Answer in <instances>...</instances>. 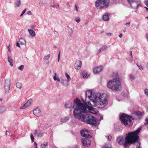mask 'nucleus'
I'll return each mask as SVG.
<instances>
[{"instance_id":"obj_1","label":"nucleus","mask_w":148,"mask_h":148,"mask_svg":"<svg viewBox=\"0 0 148 148\" xmlns=\"http://www.w3.org/2000/svg\"><path fill=\"white\" fill-rule=\"evenodd\" d=\"M86 99L88 97L90 99V101L92 102L94 106L98 108H103L108 103V100L107 99L106 94L101 93L99 92L92 93V91L89 90L86 92Z\"/></svg>"},{"instance_id":"obj_2","label":"nucleus","mask_w":148,"mask_h":148,"mask_svg":"<svg viewBox=\"0 0 148 148\" xmlns=\"http://www.w3.org/2000/svg\"><path fill=\"white\" fill-rule=\"evenodd\" d=\"M141 130V127H139L134 132L126 134L125 138L123 137H118L116 141L119 144L123 145L124 148H128L131 144L137 143L136 148H141L140 143L138 141L139 137L138 136Z\"/></svg>"},{"instance_id":"obj_3","label":"nucleus","mask_w":148,"mask_h":148,"mask_svg":"<svg viewBox=\"0 0 148 148\" xmlns=\"http://www.w3.org/2000/svg\"><path fill=\"white\" fill-rule=\"evenodd\" d=\"M82 100L85 103V105L82 103L80 100L78 98H76V100H75L74 101L76 104L75 108L74 110L75 112L76 111H77L80 113L86 112V108H87L88 110L90 111L93 110V108L92 107L93 106L95 107L94 106L93 103V105H92L90 102L86 103V101H85V100L82 98Z\"/></svg>"},{"instance_id":"obj_4","label":"nucleus","mask_w":148,"mask_h":148,"mask_svg":"<svg viewBox=\"0 0 148 148\" xmlns=\"http://www.w3.org/2000/svg\"><path fill=\"white\" fill-rule=\"evenodd\" d=\"M73 113L75 118L78 119L81 121L87 123L88 124L96 125L97 123L96 119L92 115L87 114L83 115L81 113H77L75 112V110H74Z\"/></svg>"},{"instance_id":"obj_5","label":"nucleus","mask_w":148,"mask_h":148,"mask_svg":"<svg viewBox=\"0 0 148 148\" xmlns=\"http://www.w3.org/2000/svg\"><path fill=\"white\" fill-rule=\"evenodd\" d=\"M121 83L120 78L116 76L112 79L108 81L107 84V87L112 90L118 91L120 90Z\"/></svg>"},{"instance_id":"obj_6","label":"nucleus","mask_w":148,"mask_h":148,"mask_svg":"<svg viewBox=\"0 0 148 148\" xmlns=\"http://www.w3.org/2000/svg\"><path fill=\"white\" fill-rule=\"evenodd\" d=\"M120 119L125 125L128 124L127 121H129L131 125H132L134 119L132 116H129L125 113H123L120 116Z\"/></svg>"},{"instance_id":"obj_7","label":"nucleus","mask_w":148,"mask_h":148,"mask_svg":"<svg viewBox=\"0 0 148 148\" xmlns=\"http://www.w3.org/2000/svg\"><path fill=\"white\" fill-rule=\"evenodd\" d=\"M109 0H97L95 6L97 9H105L109 5Z\"/></svg>"},{"instance_id":"obj_8","label":"nucleus","mask_w":148,"mask_h":148,"mask_svg":"<svg viewBox=\"0 0 148 148\" xmlns=\"http://www.w3.org/2000/svg\"><path fill=\"white\" fill-rule=\"evenodd\" d=\"M81 134L82 137L88 138H90L92 137V136L89 134L88 131L87 129L82 130L81 131Z\"/></svg>"},{"instance_id":"obj_9","label":"nucleus","mask_w":148,"mask_h":148,"mask_svg":"<svg viewBox=\"0 0 148 148\" xmlns=\"http://www.w3.org/2000/svg\"><path fill=\"white\" fill-rule=\"evenodd\" d=\"M10 84L11 83L10 80L7 79L5 80L4 87L5 91L6 93L8 92L10 90Z\"/></svg>"},{"instance_id":"obj_10","label":"nucleus","mask_w":148,"mask_h":148,"mask_svg":"<svg viewBox=\"0 0 148 148\" xmlns=\"http://www.w3.org/2000/svg\"><path fill=\"white\" fill-rule=\"evenodd\" d=\"M43 133L42 131L40 130H35L34 131V134L35 136L38 137H42Z\"/></svg>"},{"instance_id":"obj_11","label":"nucleus","mask_w":148,"mask_h":148,"mask_svg":"<svg viewBox=\"0 0 148 148\" xmlns=\"http://www.w3.org/2000/svg\"><path fill=\"white\" fill-rule=\"evenodd\" d=\"M32 102V100L30 99L28 100L27 102L25 103L20 108L21 109H25L30 106Z\"/></svg>"},{"instance_id":"obj_12","label":"nucleus","mask_w":148,"mask_h":148,"mask_svg":"<svg viewBox=\"0 0 148 148\" xmlns=\"http://www.w3.org/2000/svg\"><path fill=\"white\" fill-rule=\"evenodd\" d=\"M82 142L83 145L85 147H89L91 143V141L88 139H82Z\"/></svg>"},{"instance_id":"obj_13","label":"nucleus","mask_w":148,"mask_h":148,"mask_svg":"<svg viewBox=\"0 0 148 148\" xmlns=\"http://www.w3.org/2000/svg\"><path fill=\"white\" fill-rule=\"evenodd\" d=\"M33 114L36 116L38 117L41 114V112L39 108H37L33 111Z\"/></svg>"},{"instance_id":"obj_14","label":"nucleus","mask_w":148,"mask_h":148,"mask_svg":"<svg viewBox=\"0 0 148 148\" xmlns=\"http://www.w3.org/2000/svg\"><path fill=\"white\" fill-rule=\"evenodd\" d=\"M103 69V67L102 66L97 67L93 69V72L96 74L101 71Z\"/></svg>"},{"instance_id":"obj_15","label":"nucleus","mask_w":148,"mask_h":148,"mask_svg":"<svg viewBox=\"0 0 148 148\" xmlns=\"http://www.w3.org/2000/svg\"><path fill=\"white\" fill-rule=\"evenodd\" d=\"M82 64V62L80 61L79 62H77L75 64V68L77 70L80 69L81 66Z\"/></svg>"},{"instance_id":"obj_16","label":"nucleus","mask_w":148,"mask_h":148,"mask_svg":"<svg viewBox=\"0 0 148 148\" xmlns=\"http://www.w3.org/2000/svg\"><path fill=\"white\" fill-rule=\"evenodd\" d=\"M50 57V54L46 55L45 56L43 59L44 60V62L45 63L47 64H49V59Z\"/></svg>"},{"instance_id":"obj_17","label":"nucleus","mask_w":148,"mask_h":148,"mask_svg":"<svg viewBox=\"0 0 148 148\" xmlns=\"http://www.w3.org/2000/svg\"><path fill=\"white\" fill-rule=\"evenodd\" d=\"M135 114L138 117H140L143 116V112H141L140 111H137L135 112Z\"/></svg>"},{"instance_id":"obj_18","label":"nucleus","mask_w":148,"mask_h":148,"mask_svg":"<svg viewBox=\"0 0 148 148\" xmlns=\"http://www.w3.org/2000/svg\"><path fill=\"white\" fill-rule=\"evenodd\" d=\"M103 19L105 21H108L109 20V15L108 13H106L103 15Z\"/></svg>"},{"instance_id":"obj_19","label":"nucleus","mask_w":148,"mask_h":148,"mask_svg":"<svg viewBox=\"0 0 148 148\" xmlns=\"http://www.w3.org/2000/svg\"><path fill=\"white\" fill-rule=\"evenodd\" d=\"M107 47L106 45H103L99 49L98 51H97V54H99L101 51L106 50L107 49Z\"/></svg>"},{"instance_id":"obj_20","label":"nucleus","mask_w":148,"mask_h":148,"mask_svg":"<svg viewBox=\"0 0 148 148\" xmlns=\"http://www.w3.org/2000/svg\"><path fill=\"white\" fill-rule=\"evenodd\" d=\"M69 119V116H66L64 118H62L60 119V121L62 123H66L67 121Z\"/></svg>"},{"instance_id":"obj_21","label":"nucleus","mask_w":148,"mask_h":148,"mask_svg":"<svg viewBox=\"0 0 148 148\" xmlns=\"http://www.w3.org/2000/svg\"><path fill=\"white\" fill-rule=\"evenodd\" d=\"M8 62L10 63V66L12 67L13 66V60L12 59V58L11 56H9L8 55Z\"/></svg>"},{"instance_id":"obj_22","label":"nucleus","mask_w":148,"mask_h":148,"mask_svg":"<svg viewBox=\"0 0 148 148\" xmlns=\"http://www.w3.org/2000/svg\"><path fill=\"white\" fill-rule=\"evenodd\" d=\"M72 106V104L70 102H68L65 105V107L66 108H71Z\"/></svg>"},{"instance_id":"obj_23","label":"nucleus","mask_w":148,"mask_h":148,"mask_svg":"<svg viewBox=\"0 0 148 148\" xmlns=\"http://www.w3.org/2000/svg\"><path fill=\"white\" fill-rule=\"evenodd\" d=\"M138 3V1L136 2H134L133 3H131L130 4L131 7L132 8H134L135 7H136V5H137V3Z\"/></svg>"},{"instance_id":"obj_24","label":"nucleus","mask_w":148,"mask_h":148,"mask_svg":"<svg viewBox=\"0 0 148 148\" xmlns=\"http://www.w3.org/2000/svg\"><path fill=\"white\" fill-rule=\"evenodd\" d=\"M28 31L31 36L32 37H34L35 36V33L34 30L31 29H29Z\"/></svg>"},{"instance_id":"obj_25","label":"nucleus","mask_w":148,"mask_h":148,"mask_svg":"<svg viewBox=\"0 0 148 148\" xmlns=\"http://www.w3.org/2000/svg\"><path fill=\"white\" fill-rule=\"evenodd\" d=\"M19 42L21 45H25L26 44L25 41L23 38L20 39Z\"/></svg>"},{"instance_id":"obj_26","label":"nucleus","mask_w":148,"mask_h":148,"mask_svg":"<svg viewBox=\"0 0 148 148\" xmlns=\"http://www.w3.org/2000/svg\"><path fill=\"white\" fill-rule=\"evenodd\" d=\"M6 110V108L4 106H1L0 107V114L4 112Z\"/></svg>"},{"instance_id":"obj_27","label":"nucleus","mask_w":148,"mask_h":148,"mask_svg":"<svg viewBox=\"0 0 148 148\" xmlns=\"http://www.w3.org/2000/svg\"><path fill=\"white\" fill-rule=\"evenodd\" d=\"M54 75L55 76L53 77V80L55 81H57L58 82H60V79L58 77H56V73H55Z\"/></svg>"},{"instance_id":"obj_28","label":"nucleus","mask_w":148,"mask_h":148,"mask_svg":"<svg viewBox=\"0 0 148 148\" xmlns=\"http://www.w3.org/2000/svg\"><path fill=\"white\" fill-rule=\"evenodd\" d=\"M15 4L17 7H19L21 4L20 0H17Z\"/></svg>"},{"instance_id":"obj_29","label":"nucleus","mask_w":148,"mask_h":148,"mask_svg":"<svg viewBox=\"0 0 148 148\" xmlns=\"http://www.w3.org/2000/svg\"><path fill=\"white\" fill-rule=\"evenodd\" d=\"M102 148H111V145L110 144H106Z\"/></svg>"},{"instance_id":"obj_30","label":"nucleus","mask_w":148,"mask_h":148,"mask_svg":"<svg viewBox=\"0 0 148 148\" xmlns=\"http://www.w3.org/2000/svg\"><path fill=\"white\" fill-rule=\"evenodd\" d=\"M16 86L18 88L21 89L22 87V85L20 83L17 82L16 84Z\"/></svg>"},{"instance_id":"obj_31","label":"nucleus","mask_w":148,"mask_h":148,"mask_svg":"<svg viewBox=\"0 0 148 148\" xmlns=\"http://www.w3.org/2000/svg\"><path fill=\"white\" fill-rule=\"evenodd\" d=\"M66 77L67 78V82H69L71 80V78L70 76L66 73H65Z\"/></svg>"},{"instance_id":"obj_32","label":"nucleus","mask_w":148,"mask_h":148,"mask_svg":"<svg viewBox=\"0 0 148 148\" xmlns=\"http://www.w3.org/2000/svg\"><path fill=\"white\" fill-rule=\"evenodd\" d=\"M130 79L131 81H133L135 79V77L134 75L130 74Z\"/></svg>"},{"instance_id":"obj_33","label":"nucleus","mask_w":148,"mask_h":148,"mask_svg":"<svg viewBox=\"0 0 148 148\" xmlns=\"http://www.w3.org/2000/svg\"><path fill=\"white\" fill-rule=\"evenodd\" d=\"M48 143H46V144H42L41 145V147L42 148H47L48 147Z\"/></svg>"},{"instance_id":"obj_34","label":"nucleus","mask_w":148,"mask_h":148,"mask_svg":"<svg viewBox=\"0 0 148 148\" xmlns=\"http://www.w3.org/2000/svg\"><path fill=\"white\" fill-rule=\"evenodd\" d=\"M136 64L137 65L138 68L140 70L142 71L143 70V68L142 66L140 64H138L136 63Z\"/></svg>"},{"instance_id":"obj_35","label":"nucleus","mask_w":148,"mask_h":148,"mask_svg":"<svg viewBox=\"0 0 148 148\" xmlns=\"http://www.w3.org/2000/svg\"><path fill=\"white\" fill-rule=\"evenodd\" d=\"M138 1V0H127V1L129 4L134 2L137 1Z\"/></svg>"},{"instance_id":"obj_36","label":"nucleus","mask_w":148,"mask_h":148,"mask_svg":"<svg viewBox=\"0 0 148 148\" xmlns=\"http://www.w3.org/2000/svg\"><path fill=\"white\" fill-rule=\"evenodd\" d=\"M75 21L77 23H79L80 21V19L79 17H76L75 18Z\"/></svg>"},{"instance_id":"obj_37","label":"nucleus","mask_w":148,"mask_h":148,"mask_svg":"<svg viewBox=\"0 0 148 148\" xmlns=\"http://www.w3.org/2000/svg\"><path fill=\"white\" fill-rule=\"evenodd\" d=\"M24 66L23 65H21L19 68L18 69L21 71H23L24 69Z\"/></svg>"},{"instance_id":"obj_38","label":"nucleus","mask_w":148,"mask_h":148,"mask_svg":"<svg viewBox=\"0 0 148 148\" xmlns=\"http://www.w3.org/2000/svg\"><path fill=\"white\" fill-rule=\"evenodd\" d=\"M145 122L144 123V126L145 125L148 124V118L145 119Z\"/></svg>"},{"instance_id":"obj_39","label":"nucleus","mask_w":148,"mask_h":148,"mask_svg":"<svg viewBox=\"0 0 148 148\" xmlns=\"http://www.w3.org/2000/svg\"><path fill=\"white\" fill-rule=\"evenodd\" d=\"M30 137L32 142H33L34 140V137L32 134H31L30 135Z\"/></svg>"},{"instance_id":"obj_40","label":"nucleus","mask_w":148,"mask_h":148,"mask_svg":"<svg viewBox=\"0 0 148 148\" xmlns=\"http://www.w3.org/2000/svg\"><path fill=\"white\" fill-rule=\"evenodd\" d=\"M144 92L145 95L148 96V89H146L144 90Z\"/></svg>"},{"instance_id":"obj_41","label":"nucleus","mask_w":148,"mask_h":148,"mask_svg":"<svg viewBox=\"0 0 148 148\" xmlns=\"http://www.w3.org/2000/svg\"><path fill=\"white\" fill-rule=\"evenodd\" d=\"M122 95H123V96L125 97H127V94L126 93H125V92H122Z\"/></svg>"},{"instance_id":"obj_42","label":"nucleus","mask_w":148,"mask_h":148,"mask_svg":"<svg viewBox=\"0 0 148 148\" xmlns=\"http://www.w3.org/2000/svg\"><path fill=\"white\" fill-rule=\"evenodd\" d=\"M26 9H25L22 12V13L20 15V16L21 17L22 15L25 13V12L26 11Z\"/></svg>"},{"instance_id":"obj_43","label":"nucleus","mask_w":148,"mask_h":148,"mask_svg":"<svg viewBox=\"0 0 148 148\" xmlns=\"http://www.w3.org/2000/svg\"><path fill=\"white\" fill-rule=\"evenodd\" d=\"M82 76L83 77H86L87 75V74L86 73H82Z\"/></svg>"},{"instance_id":"obj_44","label":"nucleus","mask_w":148,"mask_h":148,"mask_svg":"<svg viewBox=\"0 0 148 148\" xmlns=\"http://www.w3.org/2000/svg\"><path fill=\"white\" fill-rule=\"evenodd\" d=\"M34 148H37V144L36 142L34 143Z\"/></svg>"},{"instance_id":"obj_45","label":"nucleus","mask_w":148,"mask_h":148,"mask_svg":"<svg viewBox=\"0 0 148 148\" xmlns=\"http://www.w3.org/2000/svg\"><path fill=\"white\" fill-rule=\"evenodd\" d=\"M108 139L109 141H110L112 139V136H109L108 137Z\"/></svg>"},{"instance_id":"obj_46","label":"nucleus","mask_w":148,"mask_h":148,"mask_svg":"<svg viewBox=\"0 0 148 148\" xmlns=\"http://www.w3.org/2000/svg\"><path fill=\"white\" fill-rule=\"evenodd\" d=\"M64 79H62V80H61L60 82L64 86H65V84H64Z\"/></svg>"},{"instance_id":"obj_47","label":"nucleus","mask_w":148,"mask_h":148,"mask_svg":"<svg viewBox=\"0 0 148 148\" xmlns=\"http://www.w3.org/2000/svg\"><path fill=\"white\" fill-rule=\"evenodd\" d=\"M60 57V52H59L58 55V62L59 61Z\"/></svg>"},{"instance_id":"obj_48","label":"nucleus","mask_w":148,"mask_h":148,"mask_svg":"<svg viewBox=\"0 0 148 148\" xmlns=\"http://www.w3.org/2000/svg\"><path fill=\"white\" fill-rule=\"evenodd\" d=\"M27 14L29 15H31L32 14V13L31 11H28L27 12Z\"/></svg>"},{"instance_id":"obj_49","label":"nucleus","mask_w":148,"mask_h":148,"mask_svg":"<svg viewBox=\"0 0 148 148\" xmlns=\"http://www.w3.org/2000/svg\"><path fill=\"white\" fill-rule=\"evenodd\" d=\"M70 29L71 30V32H70V36H71V35L72 34H73V30L71 28H70Z\"/></svg>"},{"instance_id":"obj_50","label":"nucleus","mask_w":148,"mask_h":148,"mask_svg":"<svg viewBox=\"0 0 148 148\" xmlns=\"http://www.w3.org/2000/svg\"><path fill=\"white\" fill-rule=\"evenodd\" d=\"M16 46L17 47H20V46L19 45V43L18 42H17L16 43Z\"/></svg>"},{"instance_id":"obj_51","label":"nucleus","mask_w":148,"mask_h":148,"mask_svg":"<svg viewBox=\"0 0 148 148\" xmlns=\"http://www.w3.org/2000/svg\"><path fill=\"white\" fill-rule=\"evenodd\" d=\"M138 3H137V5H136V8H138L139 6H141V5L139 4H138Z\"/></svg>"},{"instance_id":"obj_52","label":"nucleus","mask_w":148,"mask_h":148,"mask_svg":"<svg viewBox=\"0 0 148 148\" xmlns=\"http://www.w3.org/2000/svg\"><path fill=\"white\" fill-rule=\"evenodd\" d=\"M75 10L77 11V12H78V10L77 7L76 5H75Z\"/></svg>"},{"instance_id":"obj_53","label":"nucleus","mask_w":148,"mask_h":148,"mask_svg":"<svg viewBox=\"0 0 148 148\" xmlns=\"http://www.w3.org/2000/svg\"><path fill=\"white\" fill-rule=\"evenodd\" d=\"M119 36L120 38H121L123 36L122 34L121 33L119 35Z\"/></svg>"},{"instance_id":"obj_54","label":"nucleus","mask_w":148,"mask_h":148,"mask_svg":"<svg viewBox=\"0 0 148 148\" xmlns=\"http://www.w3.org/2000/svg\"><path fill=\"white\" fill-rule=\"evenodd\" d=\"M54 34L56 35V36H57L58 35V32L56 31H54Z\"/></svg>"},{"instance_id":"obj_55","label":"nucleus","mask_w":148,"mask_h":148,"mask_svg":"<svg viewBox=\"0 0 148 148\" xmlns=\"http://www.w3.org/2000/svg\"><path fill=\"white\" fill-rule=\"evenodd\" d=\"M106 35L107 36H111V33H107L106 34Z\"/></svg>"},{"instance_id":"obj_56","label":"nucleus","mask_w":148,"mask_h":148,"mask_svg":"<svg viewBox=\"0 0 148 148\" xmlns=\"http://www.w3.org/2000/svg\"><path fill=\"white\" fill-rule=\"evenodd\" d=\"M51 6L53 8H55L56 7L55 5H52V4H51Z\"/></svg>"},{"instance_id":"obj_57","label":"nucleus","mask_w":148,"mask_h":148,"mask_svg":"<svg viewBox=\"0 0 148 148\" xmlns=\"http://www.w3.org/2000/svg\"><path fill=\"white\" fill-rule=\"evenodd\" d=\"M145 4L148 7V1L146 2L145 3Z\"/></svg>"},{"instance_id":"obj_58","label":"nucleus","mask_w":148,"mask_h":148,"mask_svg":"<svg viewBox=\"0 0 148 148\" xmlns=\"http://www.w3.org/2000/svg\"><path fill=\"white\" fill-rule=\"evenodd\" d=\"M146 39L148 41V34H146Z\"/></svg>"},{"instance_id":"obj_59","label":"nucleus","mask_w":148,"mask_h":148,"mask_svg":"<svg viewBox=\"0 0 148 148\" xmlns=\"http://www.w3.org/2000/svg\"><path fill=\"white\" fill-rule=\"evenodd\" d=\"M8 50L10 52L11 50L10 49V48L9 46H8Z\"/></svg>"},{"instance_id":"obj_60","label":"nucleus","mask_w":148,"mask_h":148,"mask_svg":"<svg viewBox=\"0 0 148 148\" xmlns=\"http://www.w3.org/2000/svg\"><path fill=\"white\" fill-rule=\"evenodd\" d=\"M57 6H58V7H56V8L57 9H58V8H59V9H60V8L59 7V5H58Z\"/></svg>"},{"instance_id":"obj_61","label":"nucleus","mask_w":148,"mask_h":148,"mask_svg":"<svg viewBox=\"0 0 148 148\" xmlns=\"http://www.w3.org/2000/svg\"><path fill=\"white\" fill-rule=\"evenodd\" d=\"M144 8L146 9V10L148 11V8H147V7H145Z\"/></svg>"},{"instance_id":"obj_62","label":"nucleus","mask_w":148,"mask_h":148,"mask_svg":"<svg viewBox=\"0 0 148 148\" xmlns=\"http://www.w3.org/2000/svg\"><path fill=\"white\" fill-rule=\"evenodd\" d=\"M130 22H128L127 23H126L125 24V25H127V24H130Z\"/></svg>"},{"instance_id":"obj_63","label":"nucleus","mask_w":148,"mask_h":148,"mask_svg":"<svg viewBox=\"0 0 148 148\" xmlns=\"http://www.w3.org/2000/svg\"><path fill=\"white\" fill-rule=\"evenodd\" d=\"M53 47L55 49H57V47H56V46L55 45L53 46Z\"/></svg>"},{"instance_id":"obj_64","label":"nucleus","mask_w":148,"mask_h":148,"mask_svg":"<svg viewBox=\"0 0 148 148\" xmlns=\"http://www.w3.org/2000/svg\"><path fill=\"white\" fill-rule=\"evenodd\" d=\"M146 68L147 69H148V62L147 63V64L146 66Z\"/></svg>"}]
</instances>
